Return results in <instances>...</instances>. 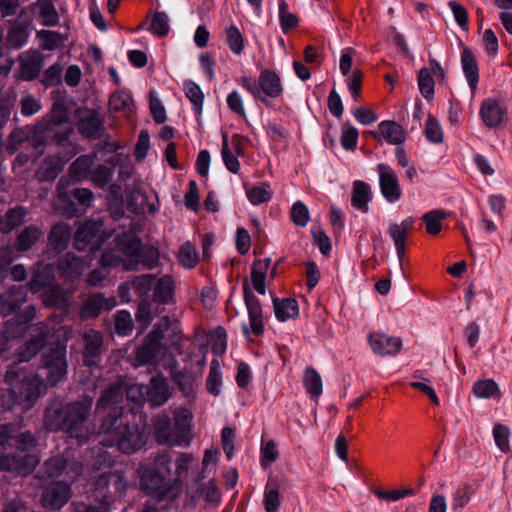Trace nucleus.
Instances as JSON below:
<instances>
[{"label":"nucleus","instance_id":"f257e3e1","mask_svg":"<svg viewBox=\"0 0 512 512\" xmlns=\"http://www.w3.org/2000/svg\"><path fill=\"white\" fill-rule=\"evenodd\" d=\"M40 370L45 373V381L42 375H28L19 364H12L6 371L5 382L26 408L32 407L44 392L46 385L54 386L65 378L67 373L66 346L59 342L50 346L42 355Z\"/></svg>","mask_w":512,"mask_h":512},{"label":"nucleus","instance_id":"f03ea898","mask_svg":"<svg viewBox=\"0 0 512 512\" xmlns=\"http://www.w3.org/2000/svg\"><path fill=\"white\" fill-rule=\"evenodd\" d=\"M93 403L89 395L67 403L55 400L45 410L44 426L50 432L64 431L80 443L86 442L94 435V428L87 423Z\"/></svg>","mask_w":512,"mask_h":512},{"label":"nucleus","instance_id":"7ed1b4c3","mask_svg":"<svg viewBox=\"0 0 512 512\" xmlns=\"http://www.w3.org/2000/svg\"><path fill=\"white\" fill-rule=\"evenodd\" d=\"M98 434L100 443L106 447H117L125 454H132L145 444V429L139 425H131L121 418L118 410L111 415H104L100 420Z\"/></svg>","mask_w":512,"mask_h":512},{"label":"nucleus","instance_id":"20e7f679","mask_svg":"<svg viewBox=\"0 0 512 512\" xmlns=\"http://www.w3.org/2000/svg\"><path fill=\"white\" fill-rule=\"evenodd\" d=\"M128 482L120 471H110L101 474L95 481L91 499L95 505H90L84 512H107L110 506L120 500L126 493Z\"/></svg>","mask_w":512,"mask_h":512},{"label":"nucleus","instance_id":"39448f33","mask_svg":"<svg viewBox=\"0 0 512 512\" xmlns=\"http://www.w3.org/2000/svg\"><path fill=\"white\" fill-rule=\"evenodd\" d=\"M133 388L127 389L123 383L116 382L111 384L102 393L96 402V413L100 414L102 410H109L106 415H111L116 411L121 412V418H123L124 407L122 405L124 401V395L127 398L130 397V393Z\"/></svg>","mask_w":512,"mask_h":512},{"label":"nucleus","instance_id":"423d86ee","mask_svg":"<svg viewBox=\"0 0 512 512\" xmlns=\"http://www.w3.org/2000/svg\"><path fill=\"white\" fill-rule=\"evenodd\" d=\"M42 479L57 478L62 475L68 481H74L82 472V465L79 462H68L62 455L53 456L44 462Z\"/></svg>","mask_w":512,"mask_h":512},{"label":"nucleus","instance_id":"0eeeda50","mask_svg":"<svg viewBox=\"0 0 512 512\" xmlns=\"http://www.w3.org/2000/svg\"><path fill=\"white\" fill-rule=\"evenodd\" d=\"M243 293L250 322V328L247 325H243V333L245 336H249L250 332L255 336H261L264 333V319L260 301L248 287L247 283L243 285Z\"/></svg>","mask_w":512,"mask_h":512},{"label":"nucleus","instance_id":"6e6552de","mask_svg":"<svg viewBox=\"0 0 512 512\" xmlns=\"http://www.w3.org/2000/svg\"><path fill=\"white\" fill-rule=\"evenodd\" d=\"M117 251L124 257V270L133 271L140 263L141 241L127 233L118 235L115 239Z\"/></svg>","mask_w":512,"mask_h":512},{"label":"nucleus","instance_id":"1a4fd4ad","mask_svg":"<svg viewBox=\"0 0 512 512\" xmlns=\"http://www.w3.org/2000/svg\"><path fill=\"white\" fill-rule=\"evenodd\" d=\"M70 485L65 481H56L45 487L41 502L44 507L57 510L62 508L71 498Z\"/></svg>","mask_w":512,"mask_h":512},{"label":"nucleus","instance_id":"9d476101","mask_svg":"<svg viewBox=\"0 0 512 512\" xmlns=\"http://www.w3.org/2000/svg\"><path fill=\"white\" fill-rule=\"evenodd\" d=\"M163 333L161 330L153 329L144 339L141 346L135 352V365L143 366L152 363L161 349Z\"/></svg>","mask_w":512,"mask_h":512},{"label":"nucleus","instance_id":"9b49d317","mask_svg":"<svg viewBox=\"0 0 512 512\" xmlns=\"http://www.w3.org/2000/svg\"><path fill=\"white\" fill-rule=\"evenodd\" d=\"M154 433L157 442L161 445L180 446L188 445L185 437H181L177 427L172 425L168 416H160L154 423Z\"/></svg>","mask_w":512,"mask_h":512},{"label":"nucleus","instance_id":"f8f14e48","mask_svg":"<svg viewBox=\"0 0 512 512\" xmlns=\"http://www.w3.org/2000/svg\"><path fill=\"white\" fill-rule=\"evenodd\" d=\"M377 170L379 173V186L383 197L390 203L398 201L401 198L402 192L395 171L386 164H379Z\"/></svg>","mask_w":512,"mask_h":512},{"label":"nucleus","instance_id":"ddd939ff","mask_svg":"<svg viewBox=\"0 0 512 512\" xmlns=\"http://www.w3.org/2000/svg\"><path fill=\"white\" fill-rule=\"evenodd\" d=\"M39 462V457L34 454L24 456L4 455L0 457V470L27 475L35 469Z\"/></svg>","mask_w":512,"mask_h":512},{"label":"nucleus","instance_id":"4468645a","mask_svg":"<svg viewBox=\"0 0 512 512\" xmlns=\"http://www.w3.org/2000/svg\"><path fill=\"white\" fill-rule=\"evenodd\" d=\"M36 333L28 342H26L18 352L21 362H28L35 357L47 342L48 330L44 322H38L32 326Z\"/></svg>","mask_w":512,"mask_h":512},{"label":"nucleus","instance_id":"2eb2a0df","mask_svg":"<svg viewBox=\"0 0 512 512\" xmlns=\"http://www.w3.org/2000/svg\"><path fill=\"white\" fill-rule=\"evenodd\" d=\"M116 303L115 297L106 298L101 293L92 294L83 302L80 317L81 319L96 318L102 310H111Z\"/></svg>","mask_w":512,"mask_h":512},{"label":"nucleus","instance_id":"dca6fc26","mask_svg":"<svg viewBox=\"0 0 512 512\" xmlns=\"http://www.w3.org/2000/svg\"><path fill=\"white\" fill-rule=\"evenodd\" d=\"M43 66V57L37 51H27L19 56V78L31 81L37 78Z\"/></svg>","mask_w":512,"mask_h":512},{"label":"nucleus","instance_id":"f3484780","mask_svg":"<svg viewBox=\"0 0 512 512\" xmlns=\"http://www.w3.org/2000/svg\"><path fill=\"white\" fill-rule=\"evenodd\" d=\"M479 113L487 127L496 128L504 122L507 110L498 100L489 98L482 102Z\"/></svg>","mask_w":512,"mask_h":512},{"label":"nucleus","instance_id":"a211bd4d","mask_svg":"<svg viewBox=\"0 0 512 512\" xmlns=\"http://www.w3.org/2000/svg\"><path fill=\"white\" fill-rule=\"evenodd\" d=\"M369 344L373 352L381 356L395 355L402 347V341L400 338L389 336L384 333L370 334Z\"/></svg>","mask_w":512,"mask_h":512},{"label":"nucleus","instance_id":"6ab92c4d","mask_svg":"<svg viewBox=\"0 0 512 512\" xmlns=\"http://www.w3.org/2000/svg\"><path fill=\"white\" fill-rule=\"evenodd\" d=\"M461 66L473 97L479 81V67L475 55L466 46L461 51Z\"/></svg>","mask_w":512,"mask_h":512},{"label":"nucleus","instance_id":"aec40b11","mask_svg":"<svg viewBox=\"0 0 512 512\" xmlns=\"http://www.w3.org/2000/svg\"><path fill=\"white\" fill-rule=\"evenodd\" d=\"M140 486L147 492H156L167 486V481L163 476L154 471L147 463L141 464L138 468Z\"/></svg>","mask_w":512,"mask_h":512},{"label":"nucleus","instance_id":"412c9836","mask_svg":"<svg viewBox=\"0 0 512 512\" xmlns=\"http://www.w3.org/2000/svg\"><path fill=\"white\" fill-rule=\"evenodd\" d=\"M259 86L261 95L264 94L265 98H278L282 92L283 87L279 75L269 69L263 70L259 75Z\"/></svg>","mask_w":512,"mask_h":512},{"label":"nucleus","instance_id":"4be33fe9","mask_svg":"<svg viewBox=\"0 0 512 512\" xmlns=\"http://www.w3.org/2000/svg\"><path fill=\"white\" fill-rule=\"evenodd\" d=\"M87 266L88 263L85 260L72 253H66L58 260L59 270L65 277L70 279L79 277Z\"/></svg>","mask_w":512,"mask_h":512},{"label":"nucleus","instance_id":"5701e85b","mask_svg":"<svg viewBox=\"0 0 512 512\" xmlns=\"http://www.w3.org/2000/svg\"><path fill=\"white\" fill-rule=\"evenodd\" d=\"M26 301V293L23 288L12 287L6 293L0 295L1 314L9 315L19 309Z\"/></svg>","mask_w":512,"mask_h":512},{"label":"nucleus","instance_id":"b1692460","mask_svg":"<svg viewBox=\"0 0 512 512\" xmlns=\"http://www.w3.org/2000/svg\"><path fill=\"white\" fill-rule=\"evenodd\" d=\"M28 215V209L22 205L9 208L2 216L1 233L8 234L20 227Z\"/></svg>","mask_w":512,"mask_h":512},{"label":"nucleus","instance_id":"393cba45","mask_svg":"<svg viewBox=\"0 0 512 512\" xmlns=\"http://www.w3.org/2000/svg\"><path fill=\"white\" fill-rule=\"evenodd\" d=\"M102 227V222L88 220L81 224L74 237V246L77 250H84Z\"/></svg>","mask_w":512,"mask_h":512},{"label":"nucleus","instance_id":"a878e982","mask_svg":"<svg viewBox=\"0 0 512 512\" xmlns=\"http://www.w3.org/2000/svg\"><path fill=\"white\" fill-rule=\"evenodd\" d=\"M147 396L153 406L163 405L170 397L169 385L163 377H153L150 381Z\"/></svg>","mask_w":512,"mask_h":512},{"label":"nucleus","instance_id":"bb28decb","mask_svg":"<svg viewBox=\"0 0 512 512\" xmlns=\"http://www.w3.org/2000/svg\"><path fill=\"white\" fill-rule=\"evenodd\" d=\"M83 340L85 363L92 365L100 354L102 336L98 331L89 329L83 334Z\"/></svg>","mask_w":512,"mask_h":512},{"label":"nucleus","instance_id":"cd10ccee","mask_svg":"<svg viewBox=\"0 0 512 512\" xmlns=\"http://www.w3.org/2000/svg\"><path fill=\"white\" fill-rule=\"evenodd\" d=\"M372 199V191L370 185L364 181L356 180L353 183L351 204L354 208L363 213L368 212V203Z\"/></svg>","mask_w":512,"mask_h":512},{"label":"nucleus","instance_id":"c85d7f7f","mask_svg":"<svg viewBox=\"0 0 512 512\" xmlns=\"http://www.w3.org/2000/svg\"><path fill=\"white\" fill-rule=\"evenodd\" d=\"M102 127V121L98 114L94 111H87L83 114L78 123L77 128L84 137L95 139L99 136Z\"/></svg>","mask_w":512,"mask_h":512},{"label":"nucleus","instance_id":"c756f323","mask_svg":"<svg viewBox=\"0 0 512 512\" xmlns=\"http://www.w3.org/2000/svg\"><path fill=\"white\" fill-rule=\"evenodd\" d=\"M271 259H257L251 267V283L253 288L261 295L266 293V274L270 268Z\"/></svg>","mask_w":512,"mask_h":512},{"label":"nucleus","instance_id":"7c9ffc66","mask_svg":"<svg viewBox=\"0 0 512 512\" xmlns=\"http://www.w3.org/2000/svg\"><path fill=\"white\" fill-rule=\"evenodd\" d=\"M96 160V154L79 156L69 167V175L74 181H82L89 178L91 168Z\"/></svg>","mask_w":512,"mask_h":512},{"label":"nucleus","instance_id":"2f4dec72","mask_svg":"<svg viewBox=\"0 0 512 512\" xmlns=\"http://www.w3.org/2000/svg\"><path fill=\"white\" fill-rule=\"evenodd\" d=\"M70 236V226L64 222H59L52 226L48 234V245L56 251L64 250L69 242Z\"/></svg>","mask_w":512,"mask_h":512},{"label":"nucleus","instance_id":"473e14b6","mask_svg":"<svg viewBox=\"0 0 512 512\" xmlns=\"http://www.w3.org/2000/svg\"><path fill=\"white\" fill-rule=\"evenodd\" d=\"M66 124H70L66 107L61 103H55L48 117L41 123L40 129L54 131Z\"/></svg>","mask_w":512,"mask_h":512},{"label":"nucleus","instance_id":"72a5a7b5","mask_svg":"<svg viewBox=\"0 0 512 512\" xmlns=\"http://www.w3.org/2000/svg\"><path fill=\"white\" fill-rule=\"evenodd\" d=\"M43 237V231L36 225L26 226L16 238V249L21 252L28 251L32 246Z\"/></svg>","mask_w":512,"mask_h":512},{"label":"nucleus","instance_id":"f704fd0d","mask_svg":"<svg viewBox=\"0 0 512 512\" xmlns=\"http://www.w3.org/2000/svg\"><path fill=\"white\" fill-rule=\"evenodd\" d=\"M274 311L278 320L286 321L293 319L298 316L299 309L298 303L295 299L285 298L279 300L278 298L273 299Z\"/></svg>","mask_w":512,"mask_h":512},{"label":"nucleus","instance_id":"c9c22d12","mask_svg":"<svg viewBox=\"0 0 512 512\" xmlns=\"http://www.w3.org/2000/svg\"><path fill=\"white\" fill-rule=\"evenodd\" d=\"M379 130L384 139L390 144L399 145L405 141L404 129L394 121L381 122Z\"/></svg>","mask_w":512,"mask_h":512},{"label":"nucleus","instance_id":"e433bc0d","mask_svg":"<svg viewBox=\"0 0 512 512\" xmlns=\"http://www.w3.org/2000/svg\"><path fill=\"white\" fill-rule=\"evenodd\" d=\"M414 226V219L407 217L401 223H393L388 228V234L392 238L394 245L406 244V239Z\"/></svg>","mask_w":512,"mask_h":512},{"label":"nucleus","instance_id":"4c0bfd02","mask_svg":"<svg viewBox=\"0 0 512 512\" xmlns=\"http://www.w3.org/2000/svg\"><path fill=\"white\" fill-rule=\"evenodd\" d=\"M109 107L111 111L122 112L125 116L129 117L133 111L132 97L125 91L115 92L110 96Z\"/></svg>","mask_w":512,"mask_h":512},{"label":"nucleus","instance_id":"58836bf2","mask_svg":"<svg viewBox=\"0 0 512 512\" xmlns=\"http://www.w3.org/2000/svg\"><path fill=\"white\" fill-rule=\"evenodd\" d=\"M472 392L477 398H501V391L499 386L492 379L476 381L473 385Z\"/></svg>","mask_w":512,"mask_h":512},{"label":"nucleus","instance_id":"ea45409f","mask_svg":"<svg viewBox=\"0 0 512 512\" xmlns=\"http://www.w3.org/2000/svg\"><path fill=\"white\" fill-rule=\"evenodd\" d=\"M303 384L312 398H318L322 393V379L320 374L312 367L305 369Z\"/></svg>","mask_w":512,"mask_h":512},{"label":"nucleus","instance_id":"a19ab883","mask_svg":"<svg viewBox=\"0 0 512 512\" xmlns=\"http://www.w3.org/2000/svg\"><path fill=\"white\" fill-rule=\"evenodd\" d=\"M175 426L179 430L180 436L190 442V428L193 415L190 410L184 407H179L173 412Z\"/></svg>","mask_w":512,"mask_h":512},{"label":"nucleus","instance_id":"79ce46f5","mask_svg":"<svg viewBox=\"0 0 512 512\" xmlns=\"http://www.w3.org/2000/svg\"><path fill=\"white\" fill-rule=\"evenodd\" d=\"M173 280L170 276L161 277L154 288V299L158 303L166 304L173 297Z\"/></svg>","mask_w":512,"mask_h":512},{"label":"nucleus","instance_id":"37998d69","mask_svg":"<svg viewBox=\"0 0 512 512\" xmlns=\"http://www.w3.org/2000/svg\"><path fill=\"white\" fill-rule=\"evenodd\" d=\"M38 15L45 26H54L59 20L54 4L50 0H38L36 3Z\"/></svg>","mask_w":512,"mask_h":512},{"label":"nucleus","instance_id":"c03bdc74","mask_svg":"<svg viewBox=\"0 0 512 512\" xmlns=\"http://www.w3.org/2000/svg\"><path fill=\"white\" fill-rule=\"evenodd\" d=\"M281 504L279 486L275 480H270L264 493V507L266 512H277Z\"/></svg>","mask_w":512,"mask_h":512},{"label":"nucleus","instance_id":"a18cd8bd","mask_svg":"<svg viewBox=\"0 0 512 512\" xmlns=\"http://www.w3.org/2000/svg\"><path fill=\"white\" fill-rule=\"evenodd\" d=\"M447 214L443 210H432L422 216V221L425 223L426 232L430 235H437L442 230V221L446 218Z\"/></svg>","mask_w":512,"mask_h":512},{"label":"nucleus","instance_id":"49530a36","mask_svg":"<svg viewBox=\"0 0 512 512\" xmlns=\"http://www.w3.org/2000/svg\"><path fill=\"white\" fill-rule=\"evenodd\" d=\"M63 164L59 158L52 157L44 161L41 170L38 172L40 181H52L62 171Z\"/></svg>","mask_w":512,"mask_h":512},{"label":"nucleus","instance_id":"de8ad7c7","mask_svg":"<svg viewBox=\"0 0 512 512\" xmlns=\"http://www.w3.org/2000/svg\"><path fill=\"white\" fill-rule=\"evenodd\" d=\"M37 36L42 41V48L48 51L60 48L66 40L59 32L52 30H41Z\"/></svg>","mask_w":512,"mask_h":512},{"label":"nucleus","instance_id":"09e8293b","mask_svg":"<svg viewBox=\"0 0 512 512\" xmlns=\"http://www.w3.org/2000/svg\"><path fill=\"white\" fill-rule=\"evenodd\" d=\"M226 43L235 55H240L244 50V37L240 30L235 26H229L225 31Z\"/></svg>","mask_w":512,"mask_h":512},{"label":"nucleus","instance_id":"8fccbe9b","mask_svg":"<svg viewBox=\"0 0 512 512\" xmlns=\"http://www.w3.org/2000/svg\"><path fill=\"white\" fill-rule=\"evenodd\" d=\"M28 39V31L26 27L21 25H13L7 33V44L13 49H19L25 45Z\"/></svg>","mask_w":512,"mask_h":512},{"label":"nucleus","instance_id":"3c124183","mask_svg":"<svg viewBox=\"0 0 512 512\" xmlns=\"http://www.w3.org/2000/svg\"><path fill=\"white\" fill-rule=\"evenodd\" d=\"M184 91L186 97L190 100V102L193 104V107L197 114H200L202 112L203 108V100H204V94L201 90V88L192 81H186L184 83Z\"/></svg>","mask_w":512,"mask_h":512},{"label":"nucleus","instance_id":"603ef678","mask_svg":"<svg viewBox=\"0 0 512 512\" xmlns=\"http://www.w3.org/2000/svg\"><path fill=\"white\" fill-rule=\"evenodd\" d=\"M178 260L185 268H194L199 260L195 246L190 242L184 243L179 249Z\"/></svg>","mask_w":512,"mask_h":512},{"label":"nucleus","instance_id":"864d4df0","mask_svg":"<svg viewBox=\"0 0 512 512\" xmlns=\"http://www.w3.org/2000/svg\"><path fill=\"white\" fill-rule=\"evenodd\" d=\"M246 195L253 205H260L270 201L272 192L268 184L254 186L246 190Z\"/></svg>","mask_w":512,"mask_h":512},{"label":"nucleus","instance_id":"5fc2aeb1","mask_svg":"<svg viewBox=\"0 0 512 512\" xmlns=\"http://www.w3.org/2000/svg\"><path fill=\"white\" fill-rule=\"evenodd\" d=\"M194 457L190 453L180 452L175 460L174 482L180 483L187 477L188 469L191 466Z\"/></svg>","mask_w":512,"mask_h":512},{"label":"nucleus","instance_id":"6e6d98bb","mask_svg":"<svg viewBox=\"0 0 512 512\" xmlns=\"http://www.w3.org/2000/svg\"><path fill=\"white\" fill-rule=\"evenodd\" d=\"M45 137H50L57 146L66 147L70 145V136L73 128L70 124L63 125L54 131H43Z\"/></svg>","mask_w":512,"mask_h":512},{"label":"nucleus","instance_id":"4d7b16f0","mask_svg":"<svg viewBox=\"0 0 512 512\" xmlns=\"http://www.w3.org/2000/svg\"><path fill=\"white\" fill-rule=\"evenodd\" d=\"M434 79L431 75L430 69L427 67L422 68L418 75V86L422 96L429 100L434 95Z\"/></svg>","mask_w":512,"mask_h":512},{"label":"nucleus","instance_id":"13d9d810","mask_svg":"<svg viewBox=\"0 0 512 512\" xmlns=\"http://www.w3.org/2000/svg\"><path fill=\"white\" fill-rule=\"evenodd\" d=\"M221 372L219 369V363L217 360L212 361L210 366V371L206 380V387L209 393L214 396H218L220 394V386H221Z\"/></svg>","mask_w":512,"mask_h":512},{"label":"nucleus","instance_id":"bf43d9fd","mask_svg":"<svg viewBox=\"0 0 512 512\" xmlns=\"http://www.w3.org/2000/svg\"><path fill=\"white\" fill-rule=\"evenodd\" d=\"M171 463L172 459L170 455L168 453H162L157 455L153 462L147 464L168 482V477L171 474Z\"/></svg>","mask_w":512,"mask_h":512},{"label":"nucleus","instance_id":"052dcab7","mask_svg":"<svg viewBox=\"0 0 512 512\" xmlns=\"http://www.w3.org/2000/svg\"><path fill=\"white\" fill-rule=\"evenodd\" d=\"M279 18L284 32L297 27L299 24L298 17L288 11V4L284 0H279Z\"/></svg>","mask_w":512,"mask_h":512},{"label":"nucleus","instance_id":"680f3d73","mask_svg":"<svg viewBox=\"0 0 512 512\" xmlns=\"http://www.w3.org/2000/svg\"><path fill=\"white\" fill-rule=\"evenodd\" d=\"M170 30L169 18L165 12H155L151 24L150 31L157 36H165Z\"/></svg>","mask_w":512,"mask_h":512},{"label":"nucleus","instance_id":"e2e57ef3","mask_svg":"<svg viewBox=\"0 0 512 512\" xmlns=\"http://www.w3.org/2000/svg\"><path fill=\"white\" fill-rule=\"evenodd\" d=\"M91 181L98 187H105L113 177V169L106 165H98L90 173Z\"/></svg>","mask_w":512,"mask_h":512},{"label":"nucleus","instance_id":"0e129e2a","mask_svg":"<svg viewBox=\"0 0 512 512\" xmlns=\"http://www.w3.org/2000/svg\"><path fill=\"white\" fill-rule=\"evenodd\" d=\"M133 329V320L129 312L118 311L115 314V331L118 335H128Z\"/></svg>","mask_w":512,"mask_h":512},{"label":"nucleus","instance_id":"69168bd1","mask_svg":"<svg viewBox=\"0 0 512 512\" xmlns=\"http://www.w3.org/2000/svg\"><path fill=\"white\" fill-rule=\"evenodd\" d=\"M493 436L496 445L502 452L506 453L510 450V430L507 426L496 424L493 428Z\"/></svg>","mask_w":512,"mask_h":512},{"label":"nucleus","instance_id":"338daca9","mask_svg":"<svg viewBox=\"0 0 512 512\" xmlns=\"http://www.w3.org/2000/svg\"><path fill=\"white\" fill-rule=\"evenodd\" d=\"M155 283V277L152 274H144L134 278L132 288L139 296L146 295Z\"/></svg>","mask_w":512,"mask_h":512},{"label":"nucleus","instance_id":"774afa93","mask_svg":"<svg viewBox=\"0 0 512 512\" xmlns=\"http://www.w3.org/2000/svg\"><path fill=\"white\" fill-rule=\"evenodd\" d=\"M291 219L298 226H306L310 220L307 206L301 201L295 202L291 209Z\"/></svg>","mask_w":512,"mask_h":512}]
</instances>
